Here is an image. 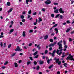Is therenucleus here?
<instances>
[{"mask_svg":"<svg viewBox=\"0 0 74 74\" xmlns=\"http://www.w3.org/2000/svg\"><path fill=\"white\" fill-rule=\"evenodd\" d=\"M69 56L67 57L66 58V60H70L72 61L73 60L74 61V58H73V56H71V54H70L69 55Z\"/></svg>","mask_w":74,"mask_h":74,"instance_id":"f257e3e1","label":"nucleus"},{"mask_svg":"<svg viewBox=\"0 0 74 74\" xmlns=\"http://www.w3.org/2000/svg\"><path fill=\"white\" fill-rule=\"evenodd\" d=\"M54 60H56V63L58 64V65H60V64H61V61L60 60L59 58L56 59V58L55 57L54 59Z\"/></svg>","mask_w":74,"mask_h":74,"instance_id":"f03ea898","label":"nucleus"},{"mask_svg":"<svg viewBox=\"0 0 74 74\" xmlns=\"http://www.w3.org/2000/svg\"><path fill=\"white\" fill-rule=\"evenodd\" d=\"M50 0H47V1L45 2V4L47 5L50 4L51 3V1Z\"/></svg>","mask_w":74,"mask_h":74,"instance_id":"7ed1b4c3","label":"nucleus"},{"mask_svg":"<svg viewBox=\"0 0 74 74\" xmlns=\"http://www.w3.org/2000/svg\"><path fill=\"white\" fill-rule=\"evenodd\" d=\"M15 51L16 52L17 51H22V49H20V47H19V46H18L17 47V48L15 49Z\"/></svg>","mask_w":74,"mask_h":74,"instance_id":"20e7f679","label":"nucleus"},{"mask_svg":"<svg viewBox=\"0 0 74 74\" xmlns=\"http://www.w3.org/2000/svg\"><path fill=\"white\" fill-rule=\"evenodd\" d=\"M56 44V42H54V43H51L50 44H49V45H48L49 47H53L55 44Z\"/></svg>","mask_w":74,"mask_h":74,"instance_id":"39448f33","label":"nucleus"},{"mask_svg":"<svg viewBox=\"0 0 74 74\" xmlns=\"http://www.w3.org/2000/svg\"><path fill=\"white\" fill-rule=\"evenodd\" d=\"M59 12L60 13L62 14H64V11H63V9L62 8H61L59 9Z\"/></svg>","mask_w":74,"mask_h":74,"instance_id":"423d86ee","label":"nucleus"},{"mask_svg":"<svg viewBox=\"0 0 74 74\" xmlns=\"http://www.w3.org/2000/svg\"><path fill=\"white\" fill-rule=\"evenodd\" d=\"M71 27H70L69 28L67 29L66 31V33L69 32V31L70 30V29H71Z\"/></svg>","mask_w":74,"mask_h":74,"instance_id":"0eeeda50","label":"nucleus"},{"mask_svg":"<svg viewBox=\"0 0 74 74\" xmlns=\"http://www.w3.org/2000/svg\"><path fill=\"white\" fill-rule=\"evenodd\" d=\"M43 63H44V61H42V60H40L39 61V64H43Z\"/></svg>","mask_w":74,"mask_h":74,"instance_id":"6e6552de","label":"nucleus"},{"mask_svg":"<svg viewBox=\"0 0 74 74\" xmlns=\"http://www.w3.org/2000/svg\"><path fill=\"white\" fill-rule=\"evenodd\" d=\"M48 38V36L47 35H46L44 37V38L45 40H47V39Z\"/></svg>","mask_w":74,"mask_h":74,"instance_id":"1a4fd4ad","label":"nucleus"},{"mask_svg":"<svg viewBox=\"0 0 74 74\" xmlns=\"http://www.w3.org/2000/svg\"><path fill=\"white\" fill-rule=\"evenodd\" d=\"M58 10H59V9H57L56 10H54V12L55 13H59V12L58 11Z\"/></svg>","mask_w":74,"mask_h":74,"instance_id":"9d476101","label":"nucleus"},{"mask_svg":"<svg viewBox=\"0 0 74 74\" xmlns=\"http://www.w3.org/2000/svg\"><path fill=\"white\" fill-rule=\"evenodd\" d=\"M42 21V19L41 18L39 17V20L38 21V23H40V22H41Z\"/></svg>","mask_w":74,"mask_h":74,"instance_id":"9b49d317","label":"nucleus"},{"mask_svg":"<svg viewBox=\"0 0 74 74\" xmlns=\"http://www.w3.org/2000/svg\"><path fill=\"white\" fill-rule=\"evenodd\" d=\"M54 30H55V31H56V34H58V28H55L54 29Z\"/></svg>","mask_w":74,"mask_h":74,"instance_id":"f8f14e48","label":"nucleus"},{"mask_svg":"<svg viewBox=\"0 0 74 74\" xmlns=\"http://www.w3.org/2000/svg\"><path fill=\"white\" fill-rule=\"evenodd\" d=\"M14 65H15V67H18V64L16 63V62L14 63Z\"/></svg>","mask_w":74,"mask_h":74,"instance_id":"ddd939ff","label":"nucleus"},{"mask_svg":"<svg viewBox=\"0 0 74 74\" xmlns=\"http://www.w3.org/2000/svg\"><path fill=\"white\" fill-rule=\"evenodd\" d=\"M39 55H37L36 56L34 57V59H36L38 58Z\"/></svg>","mask_w":74,"mask_h":74,"instance_id":"4468645a","label":"nucleus"},{"mask_svg":"<svg viewBox=\"0 0 74 74\" xmlns=\"http://www.w3.org/2000/svg\"><path fill=\"white\" fill-rule=\"evenodd\" d=\"M23 37H25L26 36V34H25V32L23 31Z\"/></svg>","mask_w":74,"mask_h":74,"instance_id":"2eb2a0df","label":"nucleus"},{"mask_svg":"<svg viewBox=\"0 0 74 74\" xmlns=\"http://www.w3.org/2000/svg\"><path fill=\"white\" fill-rule=\"evenodd\" d=\"M14 31V29H11L10 31V32L9 33L10 34V33H12V32H13Z\"/></svg>","mask_w":74,"mask_h":74,"instance_id":"dca6fc26","label":"nucleus"},{"mask_svg":"<svg viewBox=\"0 0 74 74\" xmlns=\"http://www.w3.org/2000/svg\"><path fill=\"white\" fill-rule=\"evenodd\" d=\"M7 4L8 6H10L11 5V3L10 2H8L7 3Z\"/></svg>","mask_w":74,"mask_h":74,"instance_id":"f3484780","label":"nucleus"},{"mask_svg":"<svg viewBox=\"0 0 74 74\" xmlns=\"http://www.w3.org/2000/svg\"><path fill=\"white\" fill-rule=\"evenodd\" d=\"M31 64V62L30 61L28 62L27 63V66H29V64Z\"/></svg>","mask_w":74,"mask_h":74,"instance_id":"a211bd4d","label":"nucleus"},{"mask_svg":"<svg viewBox=\"0 0 74 74\" xmlns=\"http://www.w3.org/2000/svg\"><path fill=\"white\" fill-rule=\"evenodd\" d=\"M63 65L65 67H67V63H64L63 64Z\"/></svg>","mask_w":74,"mask_h":74,"instance_id":"6ab92c4d","label":"nucleus"},{"mask_svg":"<svg viewBox=\"0 0 74 74\" xmlns=\"http://www.w3.org/2000/svg\"><path fill=\"white\" fill-rule=\"evenodd\" d=\"M40 45H39L38 46H37V48H38V50H40V49H41V47L39 46H40Z\"/></svg>","mask_w":74,"mask_h":74,"instance_id":"aec40b11","label":"nucleus"},{"mask_svg":"<svg viewBox=\"0 0 74 74\" xmlns=\"http://www.w3.org/2000/svg\"><path fill=\"white\" fill-rule=\"evenodd\" d=\"M63 42V41L62 40H61L59 42H58V45H59V44H60Z\"/></svg>","mask_w":74,"mask_h":74,"instance_id":"412c9836","label":"nucleus"},{"mask_svg":"<svg viewBox=\"0 0 74 74\" xmlns=\"http://www.w3.org/2000/svg\"><path fill=\"white\" fill-rule=\"evenodd\" d=\"M38 53V51H36L34 53V56H36V55Z\"/></svg>","mask_w":74,"mask_h":74,"instance_id":"4be33fe9","label":"nucleus"},{"mask_svg":"<svg viewBox=\"0 0 74 74\" xmlns=\"http://www.w3.org/2000/svg\"><path fill=\"white\" fill-rule=\"evenodd\" d=\"M40 69V66H38L36 67V70H39Z\"/></svg>","mask_w":74,"mask_h":74,"instance_id":"5701e85b","label":"nucleus"},{"mask_svg":"<svg viewBox=\"0 0 74 74\" xmlns=\"http://www.w3.org/2000/svg\"><path fill=\"white\" fill-rule=\"evenodd\" d=\"M53 64H52L49 67V69H51V68H52V67H53Z\"/></svg>","mask_w":74,"mask_h":74,"instance_id":"b1692460","label":"nucleus"},{"mask_svg":"<svg viewBox=\"0 0 74 74\" xmlns=\"http://www.w3.org/2000/svg\"><path fill=\"white\" fill-rule=\"evenodd\" d=\"M60 15V14H57L55 18H58V17H59Z\"/></svg>","mask_w":74,"mask_h":74,"instance_id":"393cba45","label":"nucleus"},{"mask_svg":"<svg viewBox=\"0 0 74 74\" xmlns=\"http://www.w3.org/2000/svg\"><path fill=\"white\" fill-rule=\"evenodd\" d=\"M51 16L52 18H54V17H55V14H52L51 15Z\"/></svg>","mask_w":74,"mask_h":74,"instance_id":"a878e982","label":"nucleus"},{"mask_svg":"<svg viewBox=\"0 0 74 74\" xmlns=\"http://www.w3.org/2000/svg\"><path fill=\"white\" fill-rule=\"evenodd\" d=\"M49 41L51 42H53V39H50Z\"/></svg>","mask_w":74,"mask_h":74,"instance_id":"bb28decb","label":"nucleus"},{"mask_svg":"<svg viewBox=\"0 0 74 74\" xmlns=\"http://www.w3.org/2000/svg\"><path fill=\"white\" fill-rule=\"evenodd\" d=\"M34 64L35 65H37V62H36V61H34Z\"/></svg>","mask_w":74,"mask_h":74,"instance_id":"cd10ccee","label":"nucleus"},{"mask_svg":"<svg viewBox=\"0 0 74 74\" xmlns=\"http://www.w3.org/2000/svg\"><path fill=\"white\" fill-rule=\"evenodd\" d=\"M58 26V24H56L53 26V27H55Z\"/></svg>","mask_w":74,"mask_h":74,"instance_id":"c85d7f7f","label":"nucleus"},{"mask_svg":"<svg viewBox=\"0 0 74 74\" xmlns=\"http://www.w3.org/2000/svg\"><path fill=\"white\" fill-rule=\"evenodd\" d=\"M29 33H33V30L30 29L29 30Z\"/></svg>","mask_w":74,"mask_h":74,"instance_id":"c756f323","label":"nucleus"},{"mask_svg":"<svg viewBox=\"0 0 74 74\" xmlns=\"http://www.w3.org/2000/svg\"><path fill=\"white\" fill-rule=\"evenodd\" d=\"M48 50H45V54H47V53H48Z\"/></svg>","mask_w":74,"mask_h":74,"instance_id":"7c9ffc66","label":"nucleus"},{"mask_svg":"<svg viewBox=\"0 0 74 74\" xmlns=\"http://www.w3.org/2000/svg\"><path fill=\"white\" fill-rule=\"evenodd\" d=\"M8 61H6L5 62V63L4 64V65H7V64H8Z\"/></svg>","mask_w":74,"mask_h":74,"instance_id":"2f4dec72","label":"nucleus"},{"mask_svg":"<svg viewBox=\"0 0 74 74\" xmlns=\"http://www.w3.org/2000/svg\"><path fill=\"white\" fill-rule=\"evenodd\" d=\"M24 16L23 15H21V19H24Z\"/></svg>","mask_w":74,"mask_h":74,"instance_id":"473e14b6","label":"nucleus"},{"mask_svg":"<svg viewBox=\"0 0 74 74\" xmlns=\"http://www.w3.org/2000/svg\"><path fill=\"white\" fill-rule=\"evenodd\" d=\"M60 19H63V16L60 15Z\"/></svg>","mask_w":74,"mask_h":74,"instance_id":"72a5a7b5","label":"nucleus"},{"mask_svg":"<svg viewBox=\"0 0 74 74\" xmlns=\"http://www.w3.org/2000/svg\"><path fill=\"white\" fill-rule=\"evenodd\" d=\"M11 45L10 44L9 45H8V48H11Z\"/></svg>","mask_w":74,"mask_h":74,"instance_id":"f704fd0d","label":"nucleus"},{"mask_svg":"<svg viewBox=\"0 0 74 74\" xmlns=\"http://www.w3.org/2000/svg\"><path fill=\"white\" fill-rule=\"evenodd\" d=\"M63 48V47L62 46H59L58 48L59 49H62Z\"/></svg>","mask_w":74,"mask_h":74,"instance_id":"c9c22d12","label":"nucleus"},{"mask_svg":"<svg viewBox=\"0 0 74 74\" xmlns=\"http://www.w3.org/2000/svg\"><path fill=\"white\" fill-rule=\"evenodd\" d=\"M63 44L64 45H66V40H63Z\"/></svg>","mask_w":74,"mask_h":74,"instance_id":"e433bc0d","label":"nucleus"},{"mask_svg":"<svg viewBox=\"0 0 74 74\" xmlns=\"http://www.w3.org/2000/svg\"><path fill=\"white\" fill-rule=\"evenodd\" d=\"M0 45H1V47H3V42H1L0 43Z\"/></svg>","mask_w":74,"mask_h":74,"instance_id":"4c0bfd02","label":"nucleus"},{"mask_svg":"<svg viewBox=\"0 0 74 74\" xmlns=\"http://www.w3.org/2000/svg\"><path fill=\"white\" fill-rule=\"evenodd\" d=\"M36 14H37V12H35L33 13L32 15H36Z\"/></svg>","mask_w":74,"mask_h":74,"instance_id":"58836bf2","label":"nucleus"},{"mask_svg":"<svg viewBox=\"0 0 74 74\" xmlns=\"http://www.w3.org/2000/svg\"><path fill=\"white\" fill-rule=\"evenodd\" d=\"M50 62V60L49 59H48L47 61L48 64H49Z\"/></svg>","mask_w":74,"mask_h":74,"instance_id":"ea45409f","label":"nucleus"},{"mask_svg":"<svg viewBox=\"0 0 74 74\" xmlns=\"http://www.w3.org/2000/svg\"><path fill=\"white\" fill-rule=\"evenodd\" d=\"M56 49L54 50L53 52V53H56Z\"/></svg>","mask_w":74,"mask_h":74,"instance_id":"a19ab883","label":"nucleus"},{"mask_svg":"<svg viewBox=\"0 0 74 74\" xmlns=\"http://www.w3.org/2000/svg\"><path fill=\"white\" fill-rule=\"evenodd\" d=\"M29 0H26V3L27 4H29Z\"/></svg>","mask_w":74,"mask_h":74,"instance_id":"79ce46f5","label":"nucleus"},{"mask_svg":"<svg viewBox=\"0 0 74 74\" xmlns=\"http://www.w3.org/2000/svg\"><path fill=\"white\" fill-rule=\"evenodd\" d=\"M29 58L31 60H33V58L32 57H30Z\"/></svg>","mask_w":74,"mask_h":74,"instance_id":"37998d69","label":"nucleus"},{"mask_svg":"<svg viewBox=\"0 0 74 74\" xmlns=\"http://www.w3.org/2000/svg\"><path fill=\"white\" fill-rule=\"evenodd\" d=\"M42 11L43 12H45V8H42Z\"/></svg>","mask_w":74,"mask_h":74,"instance_id":"c03bdc74","label":"nucleus"},{"mask_svg":"<svg viewBox=\"0 0 74 74\" xmlns=\"http://www.w3.org/2000/svg\"><path fill=\"white\" fill-rule=\"evenodd\" d=\"M59 51V49L57 50V51H56L57 54H58Z\"/></svg>","mask_w":74,"mask_h":74,"instance_id":"a18cd8bd","label":"nucleus"},{"mask_svg":"<svg viewBox=\"0 0 74 74\" xmlns=\"http://www.w3.org/2000/svg\"><path fill=\"white\" fill-rule=\"evenodd\" d=\"M28 14H32V11H31V10H30L29 11Z\"/></svg>","mask_w":74,"mask_h":74,"instance_id":"49530a36","label":"nucleus"},{"mask_svg":"<svg viewBox=\"0 0 74 74\" xmlns=\"http://www.w3.org/2000/svg\"><path fill=\"white\" fill-rule=\"evenodd\" d=\"M51 56H53V57H54V56H55V53H52L51 54Z\"/></svg>","mask_w":74,"mask_h":74,"instance_id":"de8ad7c7","label":"nucleus"},{"mask_svg":"<svg viewBox=\"0 0 74 74\" xmlns=\"http://www.w3.org/2000/svg\"><path fill=\"white\" fill-rule=\"evenodd\" d=\"M65 45L64 46V48H66V49H67V45Z\"/></svg>","mask_w":74,"mask_h":74,"instance_id":"09e8293b","label":"nucleus"},{"mask_svg":"<svg viewBox=\"0 0 74 74\" xmlns=\"http://www.w3.org/2000/svg\"><path fill=\"white\" fill-rule=\"evenodd\" d=\"M1 68L3 69H4L5 68V67L4 66H3L2 67H1Z\"/></svg>","mask_w":74,"mask_h":74,"instance_id":"8fccbe9b","label":"nucleus"},{"mask_svg":"<svg viewBox=\"0 0 74 74\" xmlns=\"http://www.w3.org/2000/svg\"><path fill=\"white\" fill-rule=\"evenodd\" d=\"M62 51H60V53H58V55H60L62 54Z\"/></svg>","mask_w":74,"mask_h":74,"instance_id":"3c124183","label":"nucleus"},{"mask_svg":"<svg viewBox=\"0 0 74 74\" xmlns=\"http://www.w3.org/2000/svg\"><path fill=\"white\" fill-rule=\"evenodd\" d=\"M52 47H50L49 48V51H52Z\"/></svg>","mask_w":74,"mask_h":74,"instance_id":"603ef678","label":"nucleus"},{"mask_svg":"<svg viewBox=\"0 0 74 74\" xmlns=\"http://www.w3.org/2000/svg\"><path fill=\"white\" fill-rule=\"evenodd\" d=\"M32 43H30L29 45H28V46L29 47H30V46H32Z\"/></svg>","mask_w":74,"mask_h":74,"instance_id":"864d4df0","label":"nucleus"},{"mask_svg":"<svg viewBox=\"0 0 74 74\" xmlns=\"http://www.w3.org/2000/svg\"><path fill=\"white\" fill-rule=\"evenodd\" d=\"M66 23H70V21L69 20H67L66 21Z\"/></svg>","mask_w":74,"mask_h":74,"instance_id":"5fc2aeb1","label":"nucleus"},{"mask_svg":"<svg viewBox=\"0 0 74 74\" xmlns=\"http://www.w3.org/2000/svg\"><path fill=\"white\" fill-rule=\"evenodd\" d=\"M22 21L23 22H25V19H23L22 20Z\"/></svg>","mask_w":74,"mask_h":74,"instance_id":"6e6d98bb","label":"nucleus"},{"mask_svg":"<svg viewBox=\"0 0 74 74\" xmlns=\"http://www.w3.org/2000/svg\"><path fill=\"white\" fill-rule=\"evenodd\" d=\"M22 62V60H20L18 61V63H21Z\"/></svg>","mask_w":74,"mask_h":74,"instance_id":"4d7b16f0","label":"nucleus"},{"mask_svg":"<svg viewBox=\"0 0 74 74\" xmlns=\"http://www.w3.org/2000/svg\"><path fill=\"white\" fill-rule=\"evenodd\" d=\"M34 25H35V26H36V25H37V23L35 22L34 23Z\"/></svg>","mask_w":74,"mask_h":74,"instance_id":"13d9d810","label":"nucleus"},{"mask_svg":"<svg viewBox=\"0 0 74 74\" xmlns=\"http://www.w3.org/2000/svg\"><path fill=\"white\" fill-rule=\"evenodd\" d=\"M54 5H58V3H54Z\"/></svg>","mask_w":74,"mask_h":74,"instance_id":"bf43d9fd","label":"nucleus"},{"mask_svg":"<svg viewBox=\"0 0 74 74\" xmlns=\"http://www.w3.org/2000/svg\"><path fill=\"white\" fill-rule=\"evenodd\" d=\"M4 37V36L3 35H0V38H3Z\"/></svg>","mask_w":74,"mask_h":74,"instance_id":"052dcab7","label":"nucleus"},{"mask_svg":"<svg viewBox=\"0 0 74 74\" xmlns=\"http://www.w3.org/2000/svg\"><path fill=\"white\" fill-rule=\"evenodd\" d=\"M69 41H72V39L71 38H69Z\"/></svg>","mask_w":74,"mask_h":74,"instance_id":"680f3d73","label":"nucleus"},{"mask_svg":"<svg viewBox=\"0 0 74 74\" xmlns=\"http://www.w3.org/2000/svg\"><path fill=\"white\" fill-rule=\"evenodd\" d=\"M26 14L25 12L24 11L23 12L22 14V15H24V14Z\"/></svg>","mask_w":74,"mask_h":74,"instance_id":"e2e57ef3","label":"nucleus"},{"mask_svg":"<svg viewBox=\"0 0 74 74\" xmlns=\"http://www.w3.org/2000/svg\"><path fill=\"white\" fill-rule=\"evenodd\" d=\"M57 74H60V71H58L57 72Z\"/></svg>","mask_w":74,"mask_h":74,"instance_id":"0e129e2a","label":"nucleus"},{"mask_svg":"<svg viewBox=\"0 0 74 74\" xmlns=\"http://www.w3.org/2000/svg\"><path fill=\"white\" fill-rule=\"evenodd\" d=\"M43 59H45V56H44L42 57Z\"/></svg>","mask_w":74,"mask_h":74,"instance_id":"69168bd1","label":"nucleus"},{"mask_svg":"<svg viewBox=\"0 0 74 74\" xmlns=\"http://www.w3.org/2000/svg\"><path fill=\"white\" fill-rule=\"evenodd\" d=\"M12 10H13L12 8H11L9 10L11 12L12 11Z\"/></svg>","mask_w":74,"mask_h":74,"instance_id":"338daca9","label":"nucleus"},{"mask_svg":"<svg viewBox=\"0 0 74 74\" xmlns=\"http://www.w3.org/2000/svg\"><path fill=\"white\" fill-rule=\"evenodd\" d=\"M74 31L72 32L71 33V34H74Z\"/></svg>","mask_w":74,"mask_h":74,"instance_id":"774afa93","label":"nucleus"}]
</instances>
